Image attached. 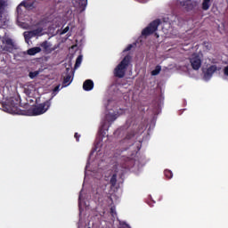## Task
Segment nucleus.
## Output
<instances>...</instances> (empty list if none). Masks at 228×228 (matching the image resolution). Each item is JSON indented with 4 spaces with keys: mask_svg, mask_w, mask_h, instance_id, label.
Instances as JSON below:
<instances>
[{
    "mask_svg": "<svg viewBox=\"0 0 228 228\" xmlns=\"http://www.w3.org/2000/svg\"><path fill=\"white\" fill-rule=\"evenodd\" d=\"M130 62H131V57L129 55L125 56L124 59L114 69L115 77H118L119 79H122V77L126 76V70H127V67H129Z\"/></svg>",
    "mask_w": 228,
    "mask_h": 228,
    "instance_id": "f257e3e1",
    "label": "nucleus"
},
{
    "mask_svg": "<svg viewBox=\"0 0 228 228\" xmlns=\"http://www.w3.org/2000/svg\"><path fill=\"white\" fill-rule=\"evenodd\" d=\"M163 22L169 24L170 26H183L184 20L174 13L165 15L162 18Z\"/></svg>",
    "mask_w": 228,
    "mask_h": 228,
    "instance_id": "f03ea898",
    "label": "nucleus"
},
{
    "mask_svg": "<svg viewBox=\"0 0 228 228\" xmlns=\"http://www.w3.org/2000/svg\"><path fill=\"white\" fill-rule=\"evenodd\" d=\"M161 24V20L157 19L153 21H151L145 28L142 31V37H151V35H153V33H156V30L158 28H159V25Z\"/></svg>",
    "mask_w": 228,
    "mask_h": 228,
    "instance_id": "7ed1b4c3",
    "label": "nucleus"
},
{
    "mask_svg": "<svg viewBox=\"0 0 228 228\" xmlns=\"http://www.w3.org/2000/svg\"><path fill=\"white\" fill-rule=\"evenodd\" d=\"M49 108H51V100H47L46 102L32 108L31 113L34 117H37L38 115H44V113H45V111H47Z\"/></svg>",
    "mask_w": 228,
    "mask_h": 228,
    "instance_id": "20e7f679",
    "label": "nucleus"
},
{
    "mask_svg": "<svg viewBox=\"0 0 228 228\" xmlns=\"http://www.w3.org/2000/svg\"><path fill=\"white\" fill-rule=\"evenodd\" d=\"M189 61L193 70H199L202 67V58L199 53H192L189 58Z\"/></svg>",
    "mask_w": 228,
    "mask_h": 228,
    "instance_id": "39448f33",
    "label": "nucleus"
},
{
    "mask_svg": "<svg viewBox=\"0 0 228 228\" xmlns=\"http://www.w3.org/2000/svg\"><path fill=\"white\" fill-rule=\"evenodd\" d=\"M134 161L133 159L129 157H121V161L119 162V167L123 168V170H129L131 167H133Z\"/></svg>",
    "mask_w": 228,
    "mask_h": 228,
    "instance_id": "423d86ee",
    "label": "nucleus"
},
{
    "mask_svg": "<svg viewBox=\"0 0 228 228\" xmlns=\"http://www.w3.org/2000/svg\"><path fill=\"white\" fill-rule=\"evenodd\" d=\"M8 104L12 110V111H18L19 106H20V96H15V97H11Z\"/></svg>",
    "mask_w": 228,
    "mask_h": 228,
    "instance_id": "0eeeda50",
    "label": "nucleus"
},
{
    "mask_svg": "<svg viewBox=\"0 0 228 228\" xmlns=\"http://www.w3.org/2000/svg\"><path fill=\"white\" fill-rule=\"evenodd\" d=\"M3 44H5L4 47V51H7V53H12L15 47V43L10 37H4L2 40Z\"/></svg>",
    "mask_w": 228,
    "mask_h": 228,
    "instance_id": "6e6552de",
    "label": "nucleus"
},
{
    "mask_svg": "<svg viewBox=\"0 0 228 228\" xmlns=\"http://www.w3.org/2000/svg\"><path fill=\"white\" fill-rule=\"evenodd\" d=\"M218 70V67L216 65H211L209 66L207 70L204 72V77L205 79H209L210 77H213V75L215 72Z\"/></svg>",
    "mask_w": 228,
    "mask_h": 228,
    "instance_id": "1a4fd4ad",
    "label": "nucleus"
},
{
    "mask_svg": "<svg viewBox=\"0 0 228 228\" xmlns=\"http://www.w3.org/2000/svg\"><path fill=\"white\" fill-rule=\"evenodd\" d=\"M180 6L184 8L186 12H191V10H193V3L191 2V0H185L180 2Z\"/></svg>",
    "mask_w": 228,
    "mask_h": 228,
    "instance_id": "9d476101",
    "label": "nucleus"
},
{
    "mask_svg": "<svg viewBox=\"0 0 228 228\" xmlns=\"http://www.w3.org/2000/svg\"><path fill=\"white\" fill-rule=\"evenodd\" d=\"M83 88L86 92H90L94 90V81L91 79H87L83 84Z\"/></svg>",
    "mask_w": 228,
    "mask_h": 228,
    "instance_id": "9b49d317",
    "label": "nucleus"
},
{
    "mask_svg": "<svg viewBox=\"0 0 228 228\" xmlns=\"http://www.w3.org/2000/svg\"><path fill=\"white\" fill-rule=\"evenodd\" d=\"M41 52H42V48L36 46L33 48H29L27 51V54H28V56H35V54H38V53H41Z\"/></svg>",
    "mask_w": 228,
    "mask_h": 228,
    "instance_id": "f8f14e48",
    "label": "nucleus"
},
{
    "mask_svg": "<svg viewBox=\"0 0 228 228\" xmlns=\"http://www.w3.org/2000/svg\"><path fill=\"white\" fill-rule=\"evenodd\" d=\"M19 6H24V8L29 9L35 6V2L31 1H22Z\"/></svg>",
    "mask_w": 228,
    "mask_h": 228,
    "instance_id": "ddd939ff",
    "label": "nucleus"
},
{
    "mask_svg": "<svg viewBox=\"0 0 228 228\" xmlns=\"http://www.w3.org/2000/svg\"><path fill=\"white\" fill-rule=\"evenodd\" d=\"M110 213L113 220H115V218H117V207L113 205V201L111 202V205H110Z\"/></svg>",
    "mask_w": 228,
    "mask_h": 228,
    "instance_id": "4468645a",
    "label": "nucleus"
},
{
    "mask_svg": "<svg viewBox=\"0 0 228 228\" xmlns=\"http://www.w3.org/2000/svg\"><path fill=\"white\" fill-rule=\"evenodd\" d=\"M211 7V0H203L201 8L205 12H208V10Z\"/></svg>",
    "mask_w": 228,
    "mask_h": 228,
    "instance_id": "2eb2a0df",
    "label": "nucleus"
},
{
    "mask_svg": "<svg viewBox=\"0 0 228 228\" xmlns=\"http://www.w3.org/2000/svg\"><path fill=\"white\" fill-rule=\"evenodd\" d=\"M76 3H77L79 8L81 10H85L86 8V4H88V0H76Z\"/></svg>",
    "mask_w": 228,
    "mask_h": 228,
    "instance_id": "dca6fc26",
    "label": "nucleus"
},
{
    "mask_svg": "<svg viewBox=\"0 0 228 228\" xmlns=\"http://www.w3.org/2000/svg\"><path fill=\"white\" fill-rule=\"evenodd\" d=\"M72 78V77L70 75H67L62 82L63 86H69V85H70V83H72V80H70Z\"/></svg>",
    "mask_w": 228,
    "mask_h": 228,
    "instance_id": "f3484780",
    "label": "nucleus"
},
{
    "mask_svg": "<svg viewBox=\"0 0 228 228\" xmlns=\"http://www.w3.org/2000/svg\"><path fill=\"white\" fill-rule=\"evenodd\" d=\"M108 122H115L117 120V114L109 113L106 116Z\"/></svg>",
    "mask_w": 228,
    "mask_h": 228,
    "instance_id": "a211bd4d",
    "label": "nucleus"
},
{
    "mask_svg": "<svg viewBox=\"0 0 228 228\" xmlns=\"http://www.w3.org/2000/svg\"><path fill=\"white\" fill-rule=\"evenodd\" d=\"M110 184L111 188H115L117 186V174H114L110 180Z\"/></svg>",
    "mask_w": 228,
    "mask_h": 228,
    "instance_id": "6ab92c4d",
    "label": "nucleus"
},
{
    "mask_svg": "<svg viewBox=\"0 0 228 228\" xmlns=\"http://www.w3.org/2000/svg\"><path fill=\"white\" fill-rule=\"evenodd\" d=\"M41 47L45 51V53H49V48L51 47V45H49V42L45 41L41 44Z\"/></svg>",
    "mask_w": 228,
    "mask_h": 228,
    "instance_id": "aec40b11",
    "label": "nucleus"
},
{
    "mask_svg": "<svg viewBox=\"0 0 228 228\" xmlns=\"http://www.w3.org/2000/svg\"><path fill=\"white\" fill-rule=\"evenodd\" d=\"M134 136H136V132H134V130H131L126 134L125 140H133Z\"/></svg>",
    "mask_w": 228,
    "mask_h": 228,
    "instance_id": "412c9836",
    "label": "nucleus"
},
{
    "mask_svg": "<svg viewBox=\"0 0 228 228\" xmlns=\"http://www.w3.org/2000/svg\"><path fill=\"white\" fill-rule=\"evenodd\" d=\"M161 72V66L157 65L155 69L151 71V76H158Z\"/></svg>",
    "mask_w": 228,
    "mask_h": 228,
    "instance_id": "4be33fe9",
    "label": "nucleus"
},
{
    "mask_svg": "<svg viewBox=\"0 0 228 228\" xmlns=\"http://www.w3.org/2000/svg\"><path fill=\"white\" fill-rule=\"evenodd\" d=\"M6 6V2L4 0H0V15L4 13V7Z\"/></svg>",
    "mask_w": 228,
    "mask_h": 228,
    "instance_id": "5701e85b",
    "label": "nucleus"
},
{
    "mask_svg": "<svg viewBox=\"0 0 228 228\" xmlns=\"http://www.w3.org/2000/svg\"><path fill=\"white\" fill-rule=\"evenodd\" d=\"M164 175L167 177V179H172V177H174V174L168 169L164 171Z\"/></svg>",
    "mask_w": 228,
    "mask_h": 228,
    "instance_id": "b1692460",
    "label": "nucleus"
},
{
    "mask_svg": "<svg viewBox=\"0 0 228 228\" xmlns=\"http://www.w3.org/2000/svg\"><path fill=\"white\" fill-rule=\"evenodd\" d=\"M81 61H83V55H78L76 60L75 69H77V67H79V65H81Z\"/></svg>",
    "mask_w": 228,
    "mask_h": 228,
    "instance_id": "393cba45",
    "label": "nucleus"
},
{
    "mask_svg": "<svg viewBox=\"0 0 228 228\" xmlns=\"http://www.w3.org/2000/svg\"><path fill=\"white\" fill-rule=\"evenodd\" d=\"M39 74V71H30L28 73V77H30V79H35V77H37V76H38Z\"/></svg>",
    "mask_w": 228,
    "mask_h": 228,
    "instance_id": "a878e982",
    "label": "nucleus"
},
{
    "mask_svg": "<svg viewBox=\"0 0 228 228\" xmlns=\"http://www.w3.org/2000/svg\"><path fill=\"white\" fill-rule=\"evenodd\" d=\"M29 35H33V32H28V34H26V32L24 33V37H25V40H28V38H31V37Z\"/></svg>",
    "mask_w": 228,
    "mask_h": 228,
    "instance_id": "bb28decb",
    "label": "nucleus"
},
{
    "mask_svg": "<svg viewBox=\"0 0 228 228\" xmlns=\"http://www.w3.org/2000/svg\"><path fill=\"white\" fill-rule=\"evenodd\" d=\"M147 204L149 205L150 208H152V206H154L153 204H156V201L149 200V201H147Z\"/></svg>",
    "mask_w": 228,
    "mask_h": 228,
    "instance_id": "cd10ccee",
    "label": "nucleus"
},
{
    "mask_svg": "<svg viewBox=\"0 0 228 228\" xmlns=\"http://www.w3.org/2000/svg\"><path fill=\"white\" fill-rule=\"evenodd\" d=\"M74 136L76 138V141L79 142V138H81V135L79 134H77V133H75Z\"/></svg>",
    "mask_w": 228,
    "mask_h": 228,
    "instance_id": "c85d7f7f",
    "label": "nucleus"
},
{
    "mask_svg": "<svg viewBox=\"0 0 228 228\" xmlns=\"http://www.w3.org/2000/svg\"><path fill=\"white\" fill-rule=\"evenodd\" d=\"M69 29H70V28H69V27H66V28L62 30L61 35H65V33H67V32L69 31Z\"/></svg>",
    "mask_w": 228,
    "mask_h": 228,
    "instance_id": "c756f323",
    "label": "nucleus"
},
{
    "mask_svg": "<svg viewBox=\"0 0 228 228\" xmlns=\"http://www.w3.org/2000/svg\"><path fill=\"white\" fill-rule=\"evenodd\" d=\"M224 76H228V65L226 67H224Z\"/></svg>",
    "mask_w": 228,
    "mask_h": 228,
    "instance_id": "7c9ffc66",
    "label": "nucleus"
},
{
    "mask_svg": "<svg viewBox=\"0 0 228 228\" xmlns=\"http://www.w3.org/2000/svg\"><path fill=\"white\" fill-rule=\"evenodd\" d=\"M131 49H133V45H128L126 51H131Z\"/></svg>",
    "mask_w": 228,
    "mask_h": 228,
    "instance_id": "2f4dec72",
    "label": "nucleus"
},
{
    "mask_svg": "<svg viewBox=\"0 0 228 228\" xmlns=\"http://www.w3.org/2000/svg\"><path fill=\"white\" fill-rule=\"evenodd\" d=\"M53 92H60V85L54 87Z\"/></svg>",
    "mask_w": 228,
    "mask_h": 228,
    "instance_id": "473e14b6",
    "label": "nucleus"
},
{
    "mask_svg": "<svg viewBox=\"0 0 228 228\" xmlns=\"http://www.w3.org/2000/svg\"><path fill=\"white\" fill-rule=\"evenodd\" d=\"M83 191H80L79 197H78V200H83Z\"/></svg>",
    "mask_w": 228,
    "mask_h": 228,
    "instance_id": "72a5a7b5",
    "label": "nucleus"
},
{
    "mask_svg": "<svg viewBox=\"0 0 228 228\" xmlns=\"http://www.w3.org/2000/svg\"><path fill=\"white\" fill-rule=\"evenodd\" d=\"M123 227L131 228V226H129V224H126V223L123 224Z\"/></svg>",
    "mask_w": 228,
    "mask_h": 228,
    "instance_id": "f704fd0d",
    "label": "nucleus"
},
{
    "mask_svg": "<svg viewBox=\"0 0 228 228\" xmlns=\"http://www.w3.org/2000/svg\"><path fill=\"white\" fill-rule=\"evenodd\" d=\"M17 10H19V6L17 7Z\"/></svg>",
    "mask_w": 228,
    "mask_h": 228,
    "instance_id": "c9c22d12",
    "label": "nucleus"
},
{
    "mask_svg": "<svg viewBox=\"0 0 228 228\" xmlns=\"http://www.w3.org/2000/svg\"><path fill=\"white\" fill-rule=\"evenodd\" d=\"M79 204H81V201H79Z\"/></svg>",
    "mask_w": 228,
    "mask_h": 228,
    "instance_id": "e433bc0d",
    "label": "nucleus"
}]
</instances>
